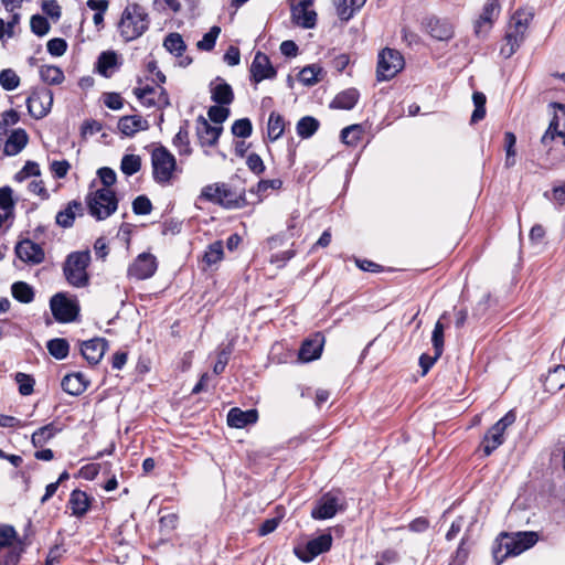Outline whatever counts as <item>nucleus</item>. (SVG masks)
<instances>
[{
  "label": "nucleus",
  "instance_id": "16",
  "mask_svg": "<svg viewBox=\"0 0 565 565\" xmlns=\"http://www.w3.org/2000/svg\"><path fill=\"white\" fill-rule=\"evenodd\" d=\"M552 106L555 108L553 119L541 141L544 146H547L556 136L564 138L565 145V105L554 103Z\"/></svg>",
  "mask_w": 565,
  "mask_h": 565
},
{
  "label": "nucleus",
  "instance_id": "27",
  "mask_svg": "<svg viewBox=\"0 0 565 565\" xmlns=\"http://www.w3.org/2000/svg\"><path fill=\"white\" fill-rule=\"evenodd\" d=\"M29 140L28 134L24 129L18 128L14 129L10 136L8 137L3 152L6 156H17L20 153L24 147L26 146Z\"/></svg>",
  "mask_w": 565,
  "mask_h": 565
},
{
  "label": "nucleus",
  "instance_id": "9",
  "mask_svg": "<svg viewBox=\"0 0 565 565\" xmlns=\"http://www.w3.org/2000/svg\"><path fill=\"white\" fill-rule=\"evenodd\" d=\"M404 67V58L401 53L393 49H384L379 54L376 76L377 81L393 78Z\"/></svg>",
  "mask_w": 565,
  "mask_h": 565
},
{
  "label": "nucleus",
  "instance_id": "57",
  "mask_svg": "<svg viewBox=\"0 0 565 565\" xmlns=\"http://www.w3.org/2000/svg\"><path fill=\"white\" fill-rule=\"evenodd\" d=\"M225 105H214L207 110V116L211 121L221 126L230 116V109L224 107Z\"/></svg>",
  "mask_w": 565,
  "mask_h": 565
},
{
  "label": "nucleus",
  "instance_id": "49",
  "mask_svg": "<svg viewBox=\"0 0 565 565\" xmlns=\"http://www.w3.org/2000/svg\"><path fill=\"white\" fill-rule=\"evenodd\" d=\"M472 100L475 104V110L471 115V122L476 124L484 118L486 116V95L481 92H475L472 95Z\"/></svg>",
  "mask_w": 565,
  "mask_h": 565
},
{
  "label": "nucleus",
  "instance_id": "6",
  "mask_svg": "<svg viewBox=\"0 0 565 565\" xmlns=\"http://www.w3.org/2000/svg\"><path fill=\"white\" fill-rule=\"evenodd\" d=\"M242 196L237 195L226 183H213L202 188L196 202H211L225 209L239 207Z\"/></svg>",
  "mask_w": 565,
  "mask_h": 565
},
{
  "label": "nucleus",
  "instance_id": "24",
  "mask_svg": "<svg viewBox=\"0 0 565 565\" xmlns=\"http://www.w3.org/2000/svg\"><path fill=\"white\" fill-rule=\"evenodd\" d=\"M258 419L257 409L242 411L238 407L231 408L227 414V424L230 427L244 428L255 424Z\"/></svg>",
  "mask_w": 565,
  "mask_h": 565
},
{
  "label": "nucleus",
  "instance_id": "52",
  "mask_svg": "<svg viewBox=\"0 0 565 565\" xmlns=\"http://www.w3.org/2000/svg\"><path fill=\"white\" fill-rule=\"evenodd\" d=\"M362 135V128L360 125H351L341 130V140L343 143L349 146H355Z\"/></svg>",
  "mask_w": 565,
  "mask_h": 565
},
{
  "label": "nucleus",
  "instance_id": "3",
  "mask_svg": "<svg viewBox=\"0 0 565 565\" xmlns=\"http://www.w3.org/2000/svg\"><path fill=\"white\" fill-rule=\"evenodd\" d=\"M533 14L524 10H518L511 18L508 25L504 44L501 46L500 53L503 57H511L520 47L525 39V33L529 22L532 20Z\"/></svg>",
  "mask_w": 565,
  "mask_h": 565
},
{
  "label": "nucleus",
  "instance_id": "13",
  "mask_svg": "<svg viewBox=\"0 0 565 565\" xmlns=\"http://www.w3.org/2000/svg\"><path fill=\"white\" fill-rule=\"evenodd\" d=\"M53 104V93L50 89L34 92L26 99V106L30 115L36 119L47 115Z\"/></svg>",
  "mask_w": 565,
  "mask_h": 565
},
{
  "label": "nucleus",
  "instance_id": "34",
  "mask_svg": "<svg viewBox=\"0 0 565 565\" xmlns=\"http://www.w3.org/2000/svg\"><path fill=\"white\" fill-rule=\"evenodd\" d=\"M320 122L312 116H305L297 122L296 130L302 139L310 138L318 130Z\"/></svg>",
  "mask_w": 565,
  "mask_h": 565
},
{
  "label": "nucleus",
  "instance_id": "62",
  "mask_svg": "<svg viewBox=\"0 0 565 565\" xmlns=\"http://www.w3.org/2000/svg\"><path fill=\"white\" fill-rule=\"evenodd\" d=\"M47 52L53 56H62L67 50V43L64 39L54 38L46 44Z\"/></svg>",
  "mask_w": 565,
  "mask_h": 565
},
{
  "label": "nucleus",
  "instance_id": "48",
  "mask_svg": "<svg viewBox=\"0 0 565 565\" xmlns=\"http://www.w3.org/2000/svg\"><path fill=\"white\" fill-rule=\"evenodd\" d=\"M221 33V28L217 25L212 26L209 32H206L202 40L196 43V47L201 51H212L215 46L216 40Z\"/></svg>",
  "mask_w": 565,
  "mask_h": 565
},
{
  "label": "nucleus",
  "instance_id": "64",
  "mask_svg": "<svg viewBox=\"0 0 565 565\" xmlns=\"http://www.w3.org/2000/svg\"><path fill=\"white\" fill-rule=\"evenodd\" d=\"M246 164L255 174H260L265 170L264 161L257 153H250L247 157Z\"/></svg>",
  "mask_w": 565,
  "mask_h": 565
},
{
  "label": "nucleus",
  "instance_id": "53",
  "mask_svg": "<svg viewBox=\"0 0 565 565\" xmlns=\"http://www.w3.org/2000/svg\"><path fill=\"white\" fill-rule=\"evenodd\" d=\"M20 84V77L11 68H6L0 72V85L4 90H13Z\"/></svg>",
  "mask_w": 565,
  "mask_h": 565
},
{
  "label": "nucleus",
  "instance_id": "51",
  "mask_svg": "<svg viewBox=\"0 0 565 565\" xmlns=\"http://www.w3.org/2000/svg\"><path fill=\"white\" fill-rule=\"evenodd\" d=\"M173 146L179 149L180 154H190V141H189V131L186 128V124L181 126L179 131L173 138Z\"/></svg>",
  "mask_w": 565,
  "mask_h": 565
},
{
  "label": "nucleus",
  "instance_id": "33",
  "mask_svg": "<svg viewBox=\"0 0 565 565\" xmlns=\"http://www.w3.org/2000/svg\"><path fill=\"white\" fill-rule=\"evenodd\" d=\"M565 385V365H557L551 370L544 381L547 392L555 393Z\"/></svg>",
  "mask_w": 565,
  "mask_h": 565
},
{
  "label": "nucleus",
  "instance_id": "20",
  "mask_svg": "<svg viewBox=\"0 0 565 565\" xmlns=\"http://www.w3.org/2000/svg\"><path fill=\"white\" fill-rule=\"evenodd\" d=\"M107 341L102 338H95L84 341L81 344V353L89 364H97L105 354Z\"/></svg>",
  "mask_w": 565,
  "mask_h": 565
},
{
  "label": "nucleus",
  "instance_id": "36",
  "mask_svg": "<svg viewBox=\"0 0 565 565\" xmlns=\"http://www.w3.org/2000/svg\"><path fill=\"white\" fill-rule=\"evenodd\" d=\"M285 131V120L282 116L273 111L269 115L268 124H267V134L268 138L271 141L279 139Z\"/></svg>",
  "mask_w": 565,
  "mask_h": 565
},
{
  "label": "nucleus",
  "instance_id": "46",
  "mask_svg": "<svg viewBox=\"0 0 565 565\" xmlns=\"http://www.w3.org/2000/svg\"><path fill=\"white\" fill-rule=\"evenodd\" d=\"M12 193L13 191L9 185L0 188V209L6 213V216L13 217L15 202Z\"/></svg>",
  "mask_w": 565,
  "mask_h": 565
},
{
  "label": "nucleus",
  "instance_id": "5",
  "mask_svg": "<svg viewBox=\"0 0 565 565\" xmlns=\"http://www.w3.org/2000/svg\"><path fill=\"white\" fill-rule=\"evenodd\" d=\"M88 213L97 221H103L116 212L118 200L110 189H98L87 194L85 199Z\"/></svg>",
  "mask_w": 565,
  "mask_h": 565
},
{
  "label": "nucleus",
  "instance_id": "25",
  "mask_svg": "<svg viewBox=\"0 0 565 565\" xmlns=\"http://www.w3.org/2000/svg\"><path fill=\"white\" fill-rule=\"evenodd\" d=\"M425 28L431 38L439 41H448L454 35L451 24L438 18H428L425 21Z\"/></svg>",
  "mask_w": 565,
  "mask_h": 565
},
{
  "label": "nucleus",
  "instance_id": "44",
  "mask_svg": "<svg viewBox=\"0 0 565 565\" xmlns=\"http://www.w3.org/2000/svg\"><path fill=\"white\" fill-rule=\"evenodd\" d=\"M446 318V313H444L440 319L436 322L435 328L431 334V343L435 350L436 356H440L444 350V331L445 327L441 322L443 319Z\"/></svg>",
  "mask_w": 565,
  "mask_h": 565
},
{
  "label": "nucleus",
  "instance_id": "40",
  "mask_svg": "<svg viewBox=\"0 0 565 565\" xmlns=\"http://www.w3.org/2000/svg\"><path fill=\"white\" fill-rule=\"evenodd\" d=\"M49 353L57 360H63L68 355L70 344L67 340L62 338H55L46 343Z\"/></svg>",
  "mask_w": 565,
  "mask_h": 565
},
{
  "label": "nucleus",
  "instance_id": "1",
  "mask_svg": "<svg viewBox=\"0 0 565 565\" xmlns=\"http://www.w3.org/2000/svg\"><path fill=\"white\" fill-rule=\"evenodd\" d=\"M539 541L536 532L502 533L498 548L493 550V558L497 565L509 556H516L531 548Z\"/></svg>",
  "mask_w": 565,
  "mask_h": 565
},
{
  "label": "nucleus",
  "instance_id": "54",
  "mask_svg": "<svg viewBox=\"0 0 565 565\" xmlns=\"http://www.w3.org/2000/svg\"><path fill=\"white\" fill-rule=\"evenodd\" d=\"M253 132V125L248 118H241L233 122L232 134L235 137L248 138Z\"/></svg>",
  "mask_w": 565,
  "mask_h": 565
},
{
  "label": "nucleus",
  "instance_id": "42",
  "mask_svg": "<svg viewBox=\"0 0 565 565\" xmlns=\"http://www.w3.org/2000/svg\"><path fill=\"white\" fill-rule=\"evenodd\" d=\"M22 552L21 544L0 548V565H17Z\"/></svg>",
  "mask_w": 565,
  "mask_h": 565
},
{
  "label": "nucleus",
  "instance_id": "60",
  "mask_svg": "<svg viewBox=\"0 0 565 565\" xmlns=\"http://www.w3.org/2000/svg\"><path fill=\"white\" fill-rule=\"evenodd\" d=\"M132 211L137 215H147L152 211L151 201L146 195L137 196L132 202Z\"/></svg>",
  "mask_w": 565,
  "mask_h": 565
},
{
  "label": "nucleus",
  "instance_id": "32",
  "mask_svg": "<svg viewBox=\"0 0 565 565\" xmlns=\"http://www.w3.org/2000/svg\"><path fill=\"white\" fill-rule=\"evenodd\" d=\"M61 430L62 427L56 426L54 423H50L32 434L31 443L35 448H42Z\"/></svg>",
  "mask_w": 565,
  "mask_h": 565
},
{
  "label": "nucleus",
  "instance_id": "23",
  "mask_svg": "<svg viewBox=\"0 0 565 565\" xmlns=\"http://www.w3.org/2000/svg\"><path fill=\"white\" fill-rule=\"evenodd\" d=\"M84 214V206L82 202L77 200H73L67 203V205L57 212L55 222L58 226L63 228H70L73 226L75 217L82 216Z\"/></svg>",
  "mask_w": 565,
  "mask_h": 565
},
{
  "label": "nucleus",
  "instance_id": "50",
  "mask_svg": "<svg viewBox=\"0 0 565 565\" xmlns=\"http://www.w3.org/2000/svg\"><path fill=\"white\" fill-rule=\"evenodd\" d=\"M117 64V54L115 52H103L97 61L98 72L108 77V70L115 67Z\"/></svg>",
  "mask_w": 565,
  "mask_h": 565
},
{
  "label": "nucleus",
  "instance_id": "7",
  "mask_svg": "<svg viewBox=\"0 0 565 565\" xmlns=\"http://www.w3.org/2000/svg\"><path fill=\"white\" fill-rule=\"evenodd\" d=\"M153 180L159 184H169L177 167L174 156L163 146L154 148L151 152Z\"/></svg>",
  "mask_w": 565,
  "mask_h": 565
},
{
  "label": "nucleus",
  "instance_id": "31",
  "mask_svg": "<svg viewBox=\"0 0 565 565\" xmlns=\"http://www.w3.org/2000/svg\"><path fill=\"white\" fill-rule=\"evenodd\" d=\"M360 97V93L355 88H349L339 93L331 102L330 107L335 109H352Z\"/></svg>",
  "mask_w": 565,
  "mask_h": 565
},
{
  "label": "nucleus",
  "instance_id": "39",
  "mask_svg": "<svg viewBox=\"0 0 565 565\" xmlns=\"http://www.w3.org/2000/svg\"><path fill=\"white\" fill-rule=\"evenodd\" d=\"M364 3L365 0H338L337 11L339 18L344 21L350 20L353 15V12L359 10Z\"/></svg>",
  "mask_w": 565,
  "mask_h": 565
},
{
  "label": "nucleus",
  "instance_id": "37",
  "mask_svg": "<svg viewBox=\"0 0 565 565\" xmlns=\"http://www.w3.org/2000/svg\"><path fill=\"white\" fill-rule=\"evenodd\" d=\"M323 70L317 64L305 66L298 75L299 81L306 86H312L320 81Z\"/></svg>",
  "mask_w": 565,
  "mask_h": 565
},
{
  "label": "nucleus",
  "instance_id": "12",
  "mask_svg": "<svg viewBox=\"0 0 565 565\" xmlns=\"http://www.w3.org/2000/svg\"><path fill=\"white\" fill-rule=\"evenodd\" d=\"M157 268V258L150 253H142L129 266L128 276L137 280L148 279L154 275Z\"/></svg>",
  "mask_w": 565,
  "mask_h": 565
},
{
  "label": "nucleus",
  "instance_id": "55",
  "mask_svg": "<svg viewBox=\"0 0 565 565\" xmlns=\"http://www.w3.org/2000/svg\"><path fill=\"white\" fill-rule=\"evenodd\" d=\"M20 120V115L14 109L4 111L0 119V140L7 135L8 128Z\"/></svg>",
  "mask_w": 565,
  "mask_h": 565
},
{
  "label": "nucleus",
  "instance_id": "15",
  "mask_svg": "<svg viewBox=\"0 0 565 565\" xmlns=\"http://www.w3.org/2000/svg\"><path fill=\"white\" fill-rule=\"evenodd\" d=\"M249 72L252 81L256 84L264 79H273L277 74L269 57L260 51L256 52Z\"/></svg>",
  "mask_w": 565,
  "mask_h": 565
},
{
  "label": "nucleus",
  "instance_id": "8",
  "mask_svg": "<svg viewBox=\"0 0 565 565\" xmlns=\"http://www.w3.org/2000/svg\"><path fill=\"white\" fill-rule=\"evenodd\" d=\"M344 509L345 500L341 494L327 492L316 501L310 515L315 520H328Z\"/></svg>",
  "mask_w": 565,
  "mask_h": 565
},
{
  "label": "nucleus",
  "instance_id": "21",
  "mask_svg": "<svg viewBox=\"0 0 565 565\" xmlns=\"http://www.w3.org/2000/svg\"><path fill=\"white\" fill-rule=\"evenodd\" d=\"M211 99L217 105L228 106L234 100L232 86L222 77H216L210 83Z\"/></svg>",
  "mask_w": 565,
  "mask_h": 565
},
{
  "label": "nucleus",
  "instance_id": "43",
  "mask_svg": "<svg viewBox=\"0 0 565 565\" xmlns=\"http://www.w3.org/2000/svg\"><path fill=\"white\" fill-rule=\"evenodd\" d=\"M224 255L222 241H215L210 244L207 249L204 252L202 260L207 265L212 266L222 260Z\"/></svg>",
  "mask_w": 565,
  "mask_h": 565
},
{
  "label": "nucleus",
  "instance_id": "18",
  "mask_svg": "<svg viewBox=\"0 0 565 565\" xmlns=\"http://www.w3.org/2000/svg\"><path fill=\"white\" fill-rule=\"evenodd\" d=\"M222 131V126H212L203 116L196 119V135L202 146L216 145Z\"/></svg>",
  "mask_w": 565,
  "mask_h": 565
},
{
  "label": "nucleus",
  "instance_id": "26",
  "mask_svg": "<svg viewBox=\"0 0 565 565\" xmlns=\"http://www.w3.org/2000/svg\"><path fill=\"white\" fill-rule=\"evenodd\" d=\"M149 128V122L141 116L131 115L124 116L118 121L119 131L127 136L132 137L139 131H145Z\"/></svg>",
  "mask_w": 565,
  "mask_h": 565
},
{
  "label": "nucleus",
  "instance_id": "2",
  "mask_svg": "<svg viewBox=\"0 0 565 565\" xmlns=\"http://www.w3.org/2000/svg\"><path fill=\"white\" fill-rule=\"evenodd\" d=\"M119 32L126 42L140 38L149 28V17L138 3L128 4L119 21Z\"/></svg>",
  "mask_w": 565,
  "mask_h": 565
},
{
  "label": "nucleus",
  "instance_id": "11",
  "mask_svg": "<svg viewBox=\"0 0 565 565\" xmlns=\"http://www.w3.org/2000/svg\"><path fill=\"white\" fill-rule=\"evenodd\" d=\"M50 307L52 315L58 322L74 321L78 315V306L61 292L51 298Z\"/></svg>",
  "mask_w": 565,
  "mask_h": 565
},
{
  "label": "nucleus",
  "instance_id": "29",
  "mask_svg": "<svg viewBox=\"0 0 565 565\" xmlns=\"http://www.w3.org/2000/svg\"><path fill=\"white\" fill-rule=\"evenodd\" d=\"M87 385L88 382L84 374L79 372L65 375L61 382L63 391L73 396L81 395L87 388Z\"/></svg>",
  "mask_w": 565,
  "mask_h": 565
},
{
  "label": "nucleus",
  "instance_id": "41",
  "mask_svg": "<svg viewBox=\"0 0 565 565\" xmlns=\"http://www.w3.org/2000/svg\"><path fill=\"white\" fill-rule=\"evenodd\" d=\"M164 49L177 57L182 56L186 45L179 33H170L163 41Z\"/></svg>",
  "mask_w": 565,
  "mask_h": 565
},
{
  "label": "nucleus",
  "instance_id": "56",
  "mask_svg": "<svg viewBox=\"0 0 565 565\" xmlns=\"http://www.w3.org/2000/svg\"><path fill=\"white\" fill-rule=\"evenodd\" d=\"M30 28L35 35L43 36L50 31V23L45 17L34 14L31 18Z\"/></svg>",
  "mask_w": 565,
  "mask_h": 565
},
{
  "label": "nucleus",
  "instance_id": "47",
  "mask_svg": "<svg viewBox=\"0 0 565 565\" xmlns=\"http://www.w3.org/2000/svg\"><path fill=\"white\" fill-rule=\"evenodd\" d=\"M141 168V158L137 154H125L120 162V170L126 175L137 173Z\"/></svg>",
  "mask_w": 565,
  "mask_h": 565
},
{
  "label": "nucleus",
  "instance_id": "63",
  "mask_svg": "<svg viewBox=\"0 0 565 565\" xmlns=\"http://www.w3.org/2000/svg\"><path fill=\"white\" fill-rule=\"evenodd\" d=\"M230 355H231L230 349L224 348V349L220 350V352L217 353V360L213 366V372L215 374H221L224 372V370L228 363Z\"/></svg>",
  "mask_w": 565,
  "mask_h": 565
},
{
  "label": "nucleus",
  "instance_id": "30",
  "mask_svg": "<svg viewBox=\"0 0 565 565\" xmlns=\"http://www.w3.org/2000/svg\"><path fill=\"white\" fill-rule=\"evenodd\" d=\"M291 21L303 29H313L317 24V12L310 8H290Z\"/></svg>",
  "mask_w": 565,
  "mask_h": 565
},
{
  "label": "nucleus",
  "instance_id": "38",
  "mask_svg": "<svg viewBox=\"0 0 565 565\" xmlns=\"http://www.w3.org/2000/svg\"><path fill=\"white\" fill-rule=\"evenodd\" d=\"M11 294L15 300L22 303H30L34 299L33 288L24 281L12 284Z\"/></svg>",
  "mask_w": 565,
  "mask_h": 565
},
{
  "label": "nucleus",
  "instance_id": "19",
  "mask_svg": "<svg viewBox=\"0 0 565 565\" xmlns=\"http://www.w3.org/2000/svg\"><path fill=\"white\" fill-rule=\"evenodd\" d=\"M15 254L25 263L40 264L44 260L43 248L31 239H24L18 243Z\"/></svg>",
  "mask_w": 565,
  "mask_h": 565
},
{
  "label": "nucleus",
  "instance_id": "4",
  "mask_svg": "<svg viewBox=\"0 0 565 565\" xmlns=\"http://www.w3.org/2000/svg\"><path fill=\"white\" fill-rule=\"evenodd\" d=\"M89 263V250L71 253L63 264V273L66 281L76 288L86 287L89 282V276L87 273Z\"/></svg>",
  "mask_w": 565,
  "mask_h": 565
},
{
  "label": "nucleus",
  "instance_id": "35",
  "mask_svg": "<svg viewBox=\"0 0 565 565\" xmlns=\"http://www.w3.org/2000/svg\"><path fill=\"white\" fill-rule=\"evenodd\" d=\"M40 77L44 83L50 84V85H58L65 78L63 71L58 66H54V65L41 66L40 67Z\"/></svg>",
  "mask_w": 565,
  "mask_h": 565
},
{
  "label": "nucleus",
  "instance_id": "22",
  "mask_svg": "<svg viewBox=\"0 0 565 565\" xmlns=\"http://www.w3.org/2000/svg\"><path fill=\"white\" fill-rule=\"evenodd\" d=\"M500 13V4L498 0H488L482 9V12L479 19L476 22L475 29L476 33L480 35L484 31H488L493 21L498 18Z\"/></svg>",
  "mask_w": 565,
  "mask_h": 565
},
{
  "label": "nucleus",
  "instance_id": "58",
  "mask_svg": "<svg viewBox=\"0 0 565 565\" xmlns=\"http://www.w3.org/2000/svg\"><path fill=\"white\" fill-rule=\"evenodd\" d=\"M15 381L19 384V393L23 396L32 394L34 386V379L25 373L18 372L15 374Z\"/></svg>",
  "mask_w": 565,
  "mask_h": 565
},
{
  "label": "nucleus",
  "instance_id": "45",
  "mask_svg": "<svg viewBox=\"0 0 565 565\" xmlns=\"http://www.w3.org/2000/svg\"><path fill=\"white\" fill-rule=\"evenodd\" d=\"M134 94L136 97L146 107H157L156 94L157 90L151 86L145 87H136L134 89Z\"/></svg>",
  "mask_w": 565,
  "mask_h": 565
},
{
  "label": "nucleus",
  "instance_id": "61",
  "mask_svg": "<svg viewBox=\"0 0 565 565\" xmlns=\"http://www.w3.org/2000/svg\"><path fill=\"white\" fill-rule=\"evenodd\" d=\"M17 531L11 525L0 526V548L15 545Z\"/></svg>",
  "mask_w": 565,
  "mask_h": 565
},
{
  "label": "nucleus",
  "instance_id": "14",
  "mask_svg": "<svg viewBox=\"0 0 565 565\" xmlns=\"http://www.w3.org/2000/svg\"><path fill=\"white\" fill-rule=\"evenodd\" d=\"M332 544V536L330 534H321L316 539L310 540L303 548H296V555L303 562H310L316 556L328 552Z\"/></svg>",
  "mask_w": 565,
  "mask_h": 565
},
{
  "label": "nucleus",
  "instance_id": "28",
  "mask_svg": "<svg viewBox=\"0 0 565 565\" xmlns=\"http://www.w3.org/2000/svg\"><path fill=\"white\" fill-rule=\"evenodd\" d=\"M92 504V498L82 490H73L70 495L68 505L72 510V514L82 518L84 516Z\"/></svg>",
  "mask_w": 565,
  "mask_h": 565
},
{
  "label": "nucleus",
  "instance_id": "17",
  "mask_svg": "<svg viewBox=\"0 0 565 565\" xmlns=\"http://www.w3.org/2000/svg\"><path fill=\"white\" fill-rule=\"evenodd\" d=\"M324 345V337L321 333H316L311 338L306 339L298 353L301 362H311L320 358Z\"/></svg>",
  "mask_w": 565,
  "mask_h": 565
},
{
  "label": "nucleus",
  "instance_id": "10",
  "mask_svg": "<svg viewBox=\"0 0 565 565\" xmlns=\"http://www.w3.org/2000/svg\"><path fill=\"white\" fill-rule=\"evenodd\" d=\"M516 419L515 413L509 411L501 419H499L484 435L482 445L487 456L491 455L499 446L504 443V431Z\"/></svg>",
  "mask_w": 565,
  "mask_h": 565
},
{
  "label": "nucleus",
  "instance_id": "59",
  "mask_svg": "<svg viewBox=\"0 0 565 565\" xmlns=\"http://www.w3.org/2000/svg\"><path fill=\"white\" fill-rule=\"evenodd\" d=\"M40 174V166L34 161H26L24 167L15 174L14 179L21 182L29 177H39Z\"/></svg>",
  "mask_w": 565,
  "mask_h": 565
}]
</instances>
